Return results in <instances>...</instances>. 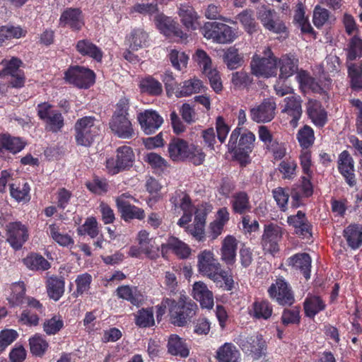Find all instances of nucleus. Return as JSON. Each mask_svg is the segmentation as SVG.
I'll use <instances>...</instances> for the list:
<instances>
[{"mask_svg": "<svg viewBox=\"0 0 362 362\" xmlns=\"http://www.w3.org/2000/svg\"><path fill=\"white\" fill-rule=\"evenodd\" d=\"M198 307L192 300H185L180 297L170 308V321L178 327H184L196 315Z\"/></svg>", "mask_w": 362, "mask_h": 362, "instance_id": "nucleus-5", "label": "nucleus"}, {"mask_svg": "<svg viewBox=\"0 0 362 362\" xmlns=\"http://www.w3.org/2000/svg\"><path fill=\"white\" fill-rule=\"evenodd\" d=\"M269 297L280 305H291L295 302L293 293L284 279H277L268 288Z\"/></svg>", "mask_w": 362, "mask_h": 362, "instance_id": "nucleus-11", "label": "nucleus"}, {"mask_svg": "<svg viewBox=\"0 0 362 362\" xmlns=\"http://www.w3.org/2000/svg\"><path fill=\"white\" fill-rule=\"evenodd\" d=\"M142 91L152 95H158L163 92L161 83L151 76L146 77L140 83Z\"/></svg>", "mask_w": 362, "mask_h": 362, "instance_id": "nucleus-50", "label": "nucleus"}, {"mask_svg": "<svg viewBox=\"0 0 362 362\" xmlns=\"http://www.w3.org/2000/svg\"><path fill=\"white\" fill-rule=\"evenodd\" d=\"M30 351L33 354L41 356L48 347V343L41 336L35 334L29 340Z\"/></svg>", "mask_w": 362, "mask_h": 362, "instance_id": "nucleus-52", "label": "nucleus"}, {"mask_svg": "<svg viewBox=\"0 0 362 362\" xmlns=\"http://www.w3.org/2000/svg\"><path fill=\"white\" fill-rule=\"evenodd\" d=\"M302 102L300 95L293 94L286 97L281 104V113L291 118L290 123L293 127L297 126L298 122L301 117L303 113Z\"/></svg>", "mask_w": 362, "mask_h": 362, "instance_id": "nucleus-15", "label": "nucleus"}, {"mask_svg": "<svg viewBox=\"0 0 362 362\" xmlns=\"http://www.w3.org/2000/svg\"><path fill=\"white\" fill-rule=\"evenodd\" d=\"M112 132L121 139H130L134 134L132 124L129 117H112L109 122Z\"/></svg>", "mask_w": 362, "mask_h": 362, "instance_id": "nucleus-21", "label": "nucleus"}, {"mask_svg": "<svg viewBox=\"0 0 362 362\" xmlns=\"http://www.w3.org/2000/svg\"><path fill=\"white\" fill-rule=\"evenodd\" d=\"M116 293L119 298L128 300L134 305H136L141 301V296L137 293L136 288L122 286L117 288Z\"/></svg>", "mask_w": 362, "mask_h": 362, "instance_id": "nucleus-47", "label": "nucleus"}, {"mask_svg": "<svg viewBox=\"0 0 362 362\" xmlns=\"http://www.w3.org/2000/svg\"><path fill=\"white\" fill-rule=\"evenodd\" d=\"M338 169L351 187L356 184L354 162L347 151H342L338 158Z\"/></svg>", "mask_w": 362, "mask_h": 362, "instance_id": "nucleus-20", "label": "nucleus"}, {"mask_svg": "<svg viewBox=\"0 0 362 362\" xmlns=\"http://www.w3.org/2000/svg\"><path fill=\"white\" fill-rule=\"evenodd\" d=\"M59 25L64 28L69 27L74 30H80L84 25L82 11L76 8L65 9L59 18Z\"/></svg>", "mask_w": 362, "mask_h": 362, "instance_id": "nucleus-19", "label": "nucleus"}, {"mask_svg": "<svg viewBox=\"0 0 362 362\" xmlns=\"http://www.w3.org/2000/svg\"><path fill=\"white\" fill-rule=\"evenodd\" d=\"M11 293L7 297L9 304L18 306L23 303L25 299V285L23 281L13 283L11 286Z\"/></svg>", "mask_w": 362, "mask_h": 362, "instance_id": "nucleus-37", "label": "nucleus"}, {"mask_svg": "<svg viewBox=\"0 0 362 362\" xmlns=\"http://www.w3.org/2000/svg\"><path fill=\"white\" fill-rule=\"evenodd\" d=\"M231 203L233 211L237 214H243L251 209L249 197L244 192L235 194Z\"/></svg>", "mask_w": 362, "mask_h": 362, "instance_id": "nucleus-38", "label": "nucleus"}, {"mask_svg": "<svg viewBox=\"0 0 362 362\" xmlns=\"http://www.w3.org/2000/svg\"><path fill=\"white\" fill-rule=\"evenodd\" d=\"M347 52L349 60L353 61L362 57V40L357 36L353 37L349 41Z\"/></svg>", "mask_w": 362, "mask_h": 362, "instance_id": "nucleus-56", "label": "nucleus"}, {"mask_svg": "<svg viewBox=\"0 0 362 362\" xmlns=\"http://www.w3.org/2000/svg\"><path fill=\"white\" fill-rule=\"evenodd\" d=\"M22 64V62L18 58L13 57L10 60H4L2 61V64L4 66L3 69L1 71V76H13L22 70L20 69V66Z\"/></svg>", "mask_w": 362, "mask_h": 362, "instance_id": "nucleus-55", "label": "nucleus"}, {"mask_svg": "<svg viewBox=\"0 0 362 362\" xmlns=\"http://www.w3.org/2000/svg\"><path fill=\"white\" fill-rule=\"evenodd\" d=\"M349 76L351 80V88L359 90L362 89V66L356 64L348 66Z\"/></svg>", "mask_w": 362, "mask_h": 362, "instance_id": "nucleus-49", "label": "nucleus"}, {"mask_svg": "<svg viewBox=\"0 0 362 362\" xmlns=\"http://www.w3.org/2000/svg\"><path fill=\"white\" fill-rule=\"evenodd\" d=\"M78 234L79 235H88L91 238L97 237L99 234L98 223L93 216L88 217L84 223L78 228Z\"/></svg>", "mask_w": 362, "mask_h": 362, "instance_id": "nucleus-45", "label": "nucleus"}, {"mask_svg": "<svg viewBox=\"0 0 362 362\" xmlns=\"http://www.w3.org/2000/svg\"><path fill=\"white\" fill-rule=\"evenodd\" d=\"M5 150L13 153L20 152L25 146L24 142L20 138L13 137L10 135L3 134Z\"/></svg>", "mask_w": 362, "mask_h": 362, "instance_id": "nucleus-57", "label": "nucleus"}, {"mask_svg": "<svg viewBox=\"0 0 362 362\" xmlns=\"http://www.w3.org/2000/svg\"><path fill=\"white\" fill-rule=\"evenodd\" d=\"M202 88V82L197 78H192L183 82V85L176 90L177 97H186L198 93Z\"/></svg>", "mask_w": 362, "mask_h": 362, "instance_id": "nucleus-39", "label": "nucleus"}, {"mask_svg": "<svg viewBox=\"0 0 362 362\" xmlns=\"http://www.w3.org/2000/svg\"><path fill=\"white\" fill-rule=\"evenodd\" d=\"M6 232L7 241L16 250L21 248L29 236L28 228L20 221L8 223Z\"/></svg>", "mask_w": 362, "mask_h": 362, "instance_id": "nucleus-12", "label": "nucleus"}, {"mask_svg": "<svg viewBox=\"0 0 362 362\" xmlns=\"http://www.w3.org/2000/svg\"><path fill=\"white\" fill-rule=\"evenodd\" d=\"M148 38V33L143 29H134L128 38V40L129 41V47L132 49L137 50L146 45Z\"/></svg>", "mask_w": 362, "mask_h": 362, "instance_id": "nucleus-41", "label": "nucleus"}, {"mask_svg": "<svg viewBox=\"0 0 362 362\" xmlns=\"http://www.w3.org/2000/svg\"><path fill=\"white\" fill-rule=\"evenodd\" d=\"M49 234L61 246L68 247L74 244L73 238L69 234L62 233L59 227L56 224L49 225Z\"/></svg>", "mask_w": 362, "mask_h": 362, "instance_id": "nucleus-44", "label": "nucleus"}, {"mask_svg": "<svg viewBox=\"0 0 362 362\" xmlns=\"http://www.w3.org/2000/svg\"><path fill=\"white\" fill-rule=\"evenodd\" d=\"M116 153V159L110 158L106 160L107 170L111 175H116L121 171L129 170L133 166L134 162V153L129 146L119 147Z\"/></svg>", "mask_w": 362, "mask_h": 362, "instance_id": "nucleus-8", "label": "nucleus"}, {"mask_svg": "<svg viewBox=\"0 0 362 362\" xmlns=\"http://www.w3.org/2000/svg\"><path fill=\"white\" fill-rule=\"evenodd\" d=\"M76 49L83 56H88L97 62L102 60V50L89 40H78L76 44Z\"/></svg>", "mask_w": 362, "mask_h": 362, "instance_id": "nucleus-28", "label": "nucleus"}, {"mask_svg": "<svg viewBox=\"0 0 362 362\" xmlns=\"http://www.w3.org/2000/svg\"><path fill=\"white\" fill-rule=\"evenodd\" d=\"M48 296L55 300H59L64 293L65 282L63 278L52 276L46 281Z\"/></svg>", "mask_w": 362, "mask_h": 362, "instance_id": "nucleus-29", "label": "nucleus"}, {"mask_svg": "<svg viewBox=\"0 0 362 362\" xmlns=\"http://www.w3.org/2000/svg\"><path fill=\"white\" fill-rule=\"evenodd\" d=\"M170 159L175 162L189 160L195 165H199L205 160L206 155L202 149L180 138H173L168 146Z\"/></svg>", "mask_w": 362, "mask_h": 362, "instance_id": "nucleus-1", "label": "nucleus"}, {"mask_svg": "<svg viewBox=\"0 0 362 362\" xmlns=\"http://www.w3.org/2000/svg\"><path fill=\"white\" fill-rule=\"evenodd\" d=\"M288 223L295 228L296 234L305 238L311 235L310 225L303 211H298L296 215L288 216Z\"/></svg>", "mask_w": 362, "mask_h": 362, "instance_id": "nucleus-27", "label": "nucleus"}, {"mask_svg": "<svg viewBox=\"0 0 362 362\" xmlns=\"http://www.w3.org/2000/svg\"><path fill=\"white\" fill-rule=\"evenodd\" d=\"M178 16L182 25L188 30H194L199 25V16L194 8L189 4H180L178 7Z\"/></svg>", "mask_w": 362, "mask_h": 362, "instance_id": "nucleus-25", "label": "nucleus"}, {"mask_svg": "<svg viewBox=\"0 0 362 362\" xmlns=\"http://www.w3.org/2000/svg\"><path fill=\"white\" fill-rule=\"evenodd\" d=\"M299 309L294 307L291 309H285L281 315V321L284 325L296 324L300 322Z\"/></svg>", "mask_w": 362, "mask_h": 362, "instance_id": "nucleus-64", "label": "nucleus"}, {"mask_svg": "<svg viewBox=\"0 0 362 362\" xmlns=\"http://www.w3.org/2000/svg\"><path fill=\"white\" fill-rule=\"evenodd\" d=\"M115 202L121 218L129 221L132 219L142 220L145 217L144 211L134 205H132L129 202L125 201V196H119L116 197Z\"/></svg>", "mask_w": 362, "mask_h": 362, "instance_id": "nucleus-18", "label": "nucleus"}, {"mask_svg": "<svg viewBox=\"0 0 362 362\" xmlns=\"http://www.w3.org/2000/svg\"><path fill=\"white\" fill-rule=\"evenodd\" d=\"M297 138L300 146L308 148L314 143V132L310 127L305 125L298 131Z\"/></svg>", "mask_w": 362, "mask_h": 362, "instance_id": "nucleus-53", "label": "nucleus"}, {"mask_svg": "<svg viewBox=\"0 0 362 362\" xmlns=\"http://www.w3.org/2000/svg\"><path fill=\"white\" fill-rule=\"evenodd\" d=\"M208 78L213 90L218 93L223 89V84L219 72L216 68L204 74Z\"/></svg>", "mask_w": 362, "mask_h": 362, "instance_id": "nucleus-61", "label": "nucleus"}, {"mask_svg": "<svg viewBox=\"0 0 362 362\" xmlns=\"http://www.w3.org/2000/svg\"><path fill=\"white\" fill-rule=\"evenodd\" d=\"M26 267L32 270H47L50 264L42 255L31 254L23 259Z\"/></svg>", "mask_w": 362, "mask_h": 362, "instance_id": "nucleus-43", "label": "nucleus"}, {"mask_svg": "<svg viewBox=\"0 0 362 362\" xmlns=\"http://www.w3.org/2000/svg\"><path fill=\"white\" fill-rule=\"evenodd\" d=\"M141 129L146 134H152L158 130L163 122V118L153 110H146L137 116Z\"/></svg>", "mask_w": 362, "mask_h": 362, "instance_id": "nucleus-17", "label": "nucleus"}, {"mask_svg": "<svg viewBox=\"0 0 362 362\" xmlns=\"http://www.w3.org/2000/svg\"><path fill=\"white\" fill-rule=\"evenodd\" d=\"M344 236L351 249H358L362 245V226L359 225L349 226L344 230Z\"/></svg>", "mask_w": 362, "mask_h": 362, "instance_id": "nucleus-34", "label": "nucleus"}, {"mask_svg": "<svg viewBox=\"0 0 362 362\" xmlns=\"http://www.w3.org/2000/svg\"><path fill=\"white\" fill-rule=\"evenodd\" d=\"M298 59L293 55H284L279 60L280 78H287L298 70Z\"/></svg>", "mask_w": 362, "mask_h": 362, "instance_id": "nucleus-36", "label": "nucleus"}, {"mask_svg": "<svg viewBox=\"0 0 362 362\" xmlns=\"http://www.w3.org/2000/svg\"><path fill=\"white\" fill-rule=\"evenodd\" d=\"M135 323L140 327H149L155 324L152 308H142L135 314Z\"/></svg>", "mask_w": 362, "mask_h": 362, "instance_id": "nucleus-42", "label": "nucleus"}, {"mask_svg": "<svg viewBox=\"0 0 362 362\" xmlns=\"http://www.w3.org/2000/svg\"><path fill=\"white\" fill-rule=\"evenodd\" d=\"M273 197L279 207L284 211L287 209V204L289 199V194L286 189L277 187L272 190Z\"/></svg>", "mask_w": 362, "mask_h": 362, "instance_id": "nucleus-59", "label": "nucleus"}, {"mask_svg": "<svg viewBox=\"0 0 362 362\" xmlns=\"http://www.w3.org/2000/svg\"><path fill=\"white\" fill-rule=\"evenodd\" d=\"M255 141V134L249 131H245L239 139V152L247 154L250 153L254 147Z\"/></svg>", "mask_w": 362, "mask_h": 362, "instance_id": "nucleus-54", "label": "nucleus"}, {"mask_svg": "<svg viewBox=\"0 0 362 362\" xmlns=\"http://www.w3.org/2000/svg\"><path fill=\"white\" fill-rule=\"evenodd\" d=\"M193 298L199 302L202 308L211 309L214 306V296L203 281H196L192 286Z\"/></svg>", "mask_w": 362, "mask_h": 362, "instance_id": "nucleus-22", "label": "nucleus"}, {"mask_svg": "<svg viewBox=\"0 0 362 362\" xmlns=\"http://www.w3.org/2000/svg\"><path fill=\"white\" fill-rule=\"evenodd\" d=\"M218 362H239L240 353L232 343H225L216 351Z\"/></svg>", "mask_w": 362, "mask_h": 362, "instance_id": "nucleus-33", "label": "nucleus"}, {"mask_svg": "<svg viewBox=\"0 0 362 362\" xmlns=\"http://www.w3.org/2000/svg\"><path fill=\"white\" fill-rule=\"evenodd\" d=\"M86 186L89 190L98 194L106 193L109 187L107 180L99 177H95L91 182H88Z\"/></svg>", "mask_w": 362, "mask_h": 362, "instance_id": "nucleus-60", "label": "nucleus"}, {"mask_svg": "<svg viewBox=\"0 0 362 362\" xmlns=\"http://www.w3.org/2000/svg\"><path fill=\"white\" fill-rule=\"evenodd\" d=\"M282 228L276 224L270 223L264 226L262 236V245L266 252L274 254L279 251V243L282 238Z\"/></svg>", "mask_w": 362, "mask_h": 362, "instance_id": "nucleus-14", "label": "nucleus"}, {"mask_svg": "<svg viewBox=\"0 0 362 362\" xmlns=\"http://www.w3.org/2000/svg\"><path fill=\"white\" fill-rule=\"evenodd\" d=\"M169 59L173 67L181 71L186 68L189 57L184 52L173 49L169 54Z\"/></svg>", "mask_w": 362, "mask_h": 362, "instance_id": "nucleus-58", "label": "nucleus"}, {"mask_svg": "<svg viewBox=\"0 0 362 362\" xmlns=\"http://www.w3.org/2000/svg\"><path fill=\"white\" fill-rule=\"evenodd\" d=\"M287 264L300 270L306 279L310 277L311 258L307 253H298L287 259Z\"/></svg>", "mask_w": 362, "mask_h": 362, "instance_id": "nucleus-26", "label": "nucleus"}, {"mask_svg": "<svg viewBox=\"0 0 362 362\" xmlns=\"http://www.w3.org/2000/svg\"><path fill=\"white\" fill-rule=\"evenodd\" d=\"M154 21L156 28L166 37L181 40L187 39V34L170 18L160 13L156 16Z\"/></svg>", "mask_w": 362, "mask_h": 362, "instance_id": "nucleus-13", "label": "nucleus"}, {"mask_svg": "<svg viewBox=\"0 0 362 362\" xmlns=\"http://www.w3.org/2000/svg\"><path fill=\"white\" fill-rule=\"evenodd\" d=\"M168 351L173 356L186 358L189 356V351L185 341L177 334H171L168 341Z\"/></svg>", "mask_w": 362, "mask_h": 362, "instance_id": "nucleus-30", "label": "nucleus"}, {"mask_svg": "<svg viewBox=\"0 0 362 362\" xmlns=\"http://www.w3.org/2000/svg\"><path fill=\"white\" fill-rule=\"evenodd\" d=\"M37 112L39 118L44 122L47 131L57 133L63 128L64 122L62 113L49 103L38 104Z\"/></svg>", "mask_w": 362, "mask_h": 362, "instance_id": "nucleus-6", "label": "nucleus"}, {"mask_svg": "<svg viewBox=\"0 0 362 362\" xmlns=\"http://www.w3.org/2000/svg\"><path fill=\"white\" fill-rule=\"evenodd\" d=\"M276 103L273 98L264 99L259 105L250 109L251 119L258 123L272 121L275 116Z\"/></svg>", "mask_w": 362, "mask_h": 362, "instance_id": "nucleus-16", "label": "nucleus"}, {"mask_svg": "<svg viewBox=\"0 0 362 362\" xmlns=\"http://www.w3.org/2000/svg\"><path fill=\"white\" fill-rule=\"evenodd\" d=\"M306 112L315 126L322 127L326 124L327 113L319 101L309 100L306 104Z\"/></svg>", "mask_w": 362, "mask_h": 362, "instance_id": "nucleus-23", "label": "nucleus"}, {"mask_svg": "<svg viewBox=\"0 0 362 362\" xmlns=\"http://www.w3.org/2000/svg\"><path fill=\"white\" fill-rule=\"evenodd\" d=\"M325 304L318 296H310L304 302V310L306 315L313 317L320 311L324 310Z\"/></svg>", "mask_w": 362, "mask_h": 362, "instance_id": "nucleus-40", "label": "nucleus"}, {"mask_svg": "<svg viewBox=\"0 0 362 362\" xmlns=\"http://www.w3.org/2000/svg\"><path fill=\"white\" fill-rule=\"evenodd\" d=\"M164 247L171 250L180 258H187L190 253L189 247L176 237L171 236L168 239L166 244L162 245V249Z\"/></svg>", "mask_w": 362, "mask_h": 362, "instance_id": "nucleus-35", "label": "nucleus"}, {"mask_svg": "<svg viewBox=\"0 0 362 362\" xmlns=\"http://www.w3.org/2000/svg\"><path fill=\"white\" fill-rule=\"evenodd\" d=\"M223 62L228 69H235L241 66L243 57L238 53V49L230 47L224 53Z\"/></svg>", "mask_w": 362, "mask_h": 362, "instance_id": "nucleus-46", "label": "nucleus"}, {"mask_svg": "<svg viewBox=\"0 0 362 362\" xmlns=\"http://www.w3.org/2000/svg\"><path fill=\"white\" fill-rule=\"evenodd\" d=\"M205 38L221 44L230 43L236 38L235 31L229 25L218 22H207L202 28Z\"/></svg>", "mask_w": 362, "mask_h": 362, "instance_id": "nucleus-7", "label": "nucleus"}, {"mask_svg": "<svg viewBox=\"0 0 362 362\" xmlns=\"http://www.w3.org/2000/svg\"><path fill=\"white\" fill-rule=\"evenodd\" d=\"M9 191L11 197L17 202L27 203L30 199V187L26 182L10 184Z\"/></svg>", "mask_w": 362, "mask_h": 362, "instance_id": "nucleus-32", "label": "nucleus"}, {"mask_svg": "<svg viewBox=\"0 0 362 362\" xmlns=\"http://www.w3.org/2000/svg\"><path fill=\"white\" fill-rule=\"evenodd\" d=\"M97 119L92 116H85L78 119L74 125L76 144L89 147L95 137L99 134L100 128Z\"/></svg>", "mask_w": 362, "mask_h": 362, "instance_id": "nucleus-2", "label": "nucleus"}, {"mask_svg": "<svg viewBox=\"0 0 362 362\" xmlns=\"http://www.w3.org/2000/svg\"><path fill=\"white\" fill-rule=\"evenodd\" d=\"M65 80L80 88H88L95 83L94 72L86 67L74 66L65 72Z\"/></svg>", "mask_w": 362, "mask_h": 362, "instance_id": "nucleus-9", "label": "nucleus"}, {"mask_svg": "<svg viewBox=\"0 0 362 362\" xmlns=\"http://www.w3.org/2000/svg\"><path fill=\"white\" fill-rule=\"evenodd\" d=\"M197 269L199 274L214 282H221L226 277V272L209 250H204L197 255Z\"/></svg>", "mask_w": 362, "mask_h": 362, "instance_id": "nucleus-3", "label": "nucleus"}, {"mask_svg": "<svg viewBox=\"0 0 362 362\" xmlns=\"http://www.w3.org/2000/svg\"><path fill=\"white\" fill-rule=\"evenodd\" d=\"M323 72L334 75L337 74L341 68V62L339 58L333 54H330L326 57L322 63Z\"/></svg>", "mask_w": 362, "mask_h": 362, "instance_id": "nucleus-51", "label": "nucleus"}, {"mask_svg": "<svg viewBox=\"0 0 362 362\" xmlns=\"http://www.w3.org/2000/svg\"><path fill=\"white\" fill-rule=\"evenodd\" d=\"M264 56L255 54L250 62L252 74L257 77L269 78L276 74L277 59L267 47L263 51Z\"/></svg>", "mask_w": 362, "mask_h": 362, "instance_id": "nucleus-4", "label": "nucleus"}, {"mask_svg": "<svg viewBox=\"0 0 362 362\" xmlns=\"http://www.w3.org/2000/svg\"><path fill=\"white\" fill-rule=\"evenodd\" d=\"M193 60L197 64L203 74L214 69L212 61L209 54L202 49H197L192 56Z\"/></svg>", "mask_w": 362, "mask_h": 362, "instance_id": "nucleus-48", "label": "nucleus"}, {"mask_svg": "<svg viewBox=\"0 0 362 362\" xmlns=\"http://www.w3.org/2000/svg\"><path fill=\"white\" fill-rule=\"evenodd\" d=\"M171 201L175 206L178 203L183 212H193V206L187 194L182 192L177 194L175 197L172 198Z\"/></svg>", "mask_w": 362, "mask_h": 362, "instance_id": "nucleus-62", "label": "nucleus"}, {"mask_svg": "<svg viewBox=\"0 0 362 362\" xmlns=\"http://www.w3.org/2000/svg\"><path fill=\"white\" fill-rule=\"evenodd\" d=\"M63 325L60 317L54 316L44 322L43 329L47 334H55L62 328Z\"/></svg>", "mask_w": 362, "mask_h": 362, "instance_id": "nucleus-63", "label": "nucleus"}, {"mask_svg": "<svg viewBox=\"0 0 362 362\" xmlns=\"http://www.w3.org/2000/svg\"><path fill=\"white\" fill-rule=\"evenodd\" d=\"M237 344L241 349L249 356L257 360L264 354L266 343L262 336L254 334L252 336H240L237 339Z\"/></svg>", "mask_w": 362, "mask_h": 362, "instance_id": "nucleus-10", "label": "nucleus"}, {"mask_svg": "<svg viewBox=\"0 0 362 362\" xmlns=\"http://www.w3.org/2000/svg\"><path fill=\"white\" fill-rule=\"evenodd\" d=\"M237 248L238 240L234 236L225 237L221 248V259L227 265H233L235 262Z\"/></svg>", "mask_w": 362, "mask_h": 362, "instance_id": "nucleus-24", "label": "nucleus"}, {"mask_svg": "<svg viewBox=\"0 0 362 362\" xmlns=\"http://www.w3.org/2000/svg\"><path fill=\"white\" fill-rule=\"evenodd\" d=\"M273 313L271 303L266 300H255L250 310V315L257 320H268Z\"/></svg>", "mask_w": 362, "mask_h": 362, "instance_id": "nucleus-31", "label": "nucleus"}]
</instances>
